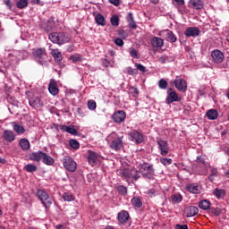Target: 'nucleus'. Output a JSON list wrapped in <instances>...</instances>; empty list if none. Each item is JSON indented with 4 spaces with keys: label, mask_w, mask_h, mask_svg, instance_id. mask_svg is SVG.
I'll list each match as a JSON object with an SVG mask.
<instances>
[{
    "label": "nucleus",
    "mask_w": 229,
    "mask_h": 229,
    "mask_svg": "<svg viewBox=\"0 0 229 229\" xmlns=\"http://www.w3.org/2000/svg\"><path fill=\"white\" fill-rule=\"evenodd\" d=\"M48 38L53 44H58V46H64L71 42V35L66 32H52L48 35Z\"/></svg>",
    "instance_id": "nucleus-1"
},
{
    "label": "nucleus",
    "mask_w": 229,
    "mask_h": 229,
    "mask_svg": "<svg viewBox=\"0 0 229 229\" xmlns=\"http://www.w3.org/2000/svg\"><path fill=\"white\" fill-rule=\"evenodd\" d=\"M139 173L146 180H155V168L153 165H149L148 163L140 164Z\"/></svg>",
    "instance_id": "nucleus-2"
},
{
    "label": "nucleus",
    "mask_w": 229,
    "mask_h": 229,
    "mask_svg": "<svg viewBox=\"0 0 229 229\" xmlns=\"http://www.w3.org/2000/svg\"><path fill=\"white\" fill-rule=\"evenodd\" d=\"M119 175L125 180H131V182H137L140 178L139 170L135 168H123L119 172Z\"/></svg>",
    "instance_id": "nucleus-3"
},
{
    "label": "nucleus",
    "mask_w": 229,
    "mask_h": 229,
    "mask_svg": "<svg viewBox=\"0 0 229 229\" xmlns=\"http://www.w3.org/2000/svg\"><path fill=\"white\" fill-rule=\"evenodd\" d=\"M108 139L111 140L109 145L111 149H114V151H120V149H123V136H119L117 133L113 132L108 136Z\"/></svg>",
    "instance_id": "nucleus-4"
},
{
    "label": "nucleus",
    "mask_w": 229,
    "mask_h": 229,
    "mask_svg": "<svg viewBox=\"0 0 229 229\" xmlns=\"http://www.w3.org/2000/svg\"><path fill=\"white\" fill-rule=\"evenodd\" d=\"M32 55L35 61L39 64V65H44L46 64V56H47L46 48H37L36 50H33Z\"/></svg>",
    "instance_id": "nucleus-5"
},
{
    "label": "nucleus",
    "mask_w": 229,
    "mask_h": 229,
    "mask_svg": "<svg viewBox=\"0 0 229 229\" xmlns=\"http://www.w3.org/2000/svg\"><path fill=\"white\" fill-rule=\"evenodd\" d=\"M37 196L46 208H49V207L53 205V199H51L49 194H47V192H46L44 190H38L37 191Z\"/></svg>",
    "instance_id": "nucleus-6"
},
{
    "label": "nucleus",
    "mask_w": 229,
    "mask_h": 229,
    "mask_svg": "<svg viewBox=\"0 0 229 229\" xmlns=\"http://www.w3.org/2000/svg\"><path fill=\"white\" fill-rule=\"evenodd\" d=\"M63 164H64V169H66V171H70V173H74V171H76L78 167L76 161H74V159H72V157L69 156H65L64 157Z\"/></svg>",
    "instance_id": "nucleus-7"
},
{
    "label": "nucleus",
    "mask_w": 229,
    "mask_h": 229,
    "mask_svg": "<svg viewBox=\"0 0 229 229\" xmlns=\"http://www.w3.org/2000/svg\"><path fill=\"white\" fill-rule=\"evenodd\" d=\"M211 58L214 64H223L225 54L219 49H215L211 52Z\"/></svg>",
    "instance_id": "nucleus-8"
},
{
    "label": "nucleus",
    "mask_w": 229,
    "mask_h": 229,
    "mask_svg": "<svg viewBox=\"0 0 229 229\" xmlns=\"http://www.w3.org/2000/svg\"><path fill=\"white\" fill-rule=\"evenodd\" d=\"M174 86L177 90L180 92H186L187 90V81L182 79L181 77L177 76L174 81Z\"/></svg>",
    "instance_id": "nucleus-9"
},
{
    "label": "nucleus",
    "mask_w": 229,
    "mask_h": 229,
    "mask_svg": "<svg viewBox=\"0 0 229 229\" xmlns=\"http://www.w3.org/2000/svg\"><path fill=\"white\" fill-rule=\"evenodd\" d=\"M126 119V113L123 110H119L114 113L112 115V120L114 123H116L117 124H121V123H124Z\"/></svg>",
    "instance_id": "nucleus-10"
},
{
    "label": "nucleus",
    "mask_w": 229,
    "mask_h": 229,
    "mask_svg": "<svg viewBox=\"0 0 229 229\" xmlns=\"http://www.w3.org/2000/svg\"><path fill=\"white\" fill-rule=\"evenodd\" d=\"M39 26L41 30L47 31V33H49V31H53L55 30V20L50 18L47 21H42Z\"/></svg>",
    "instance_id": "nucleus-11"
},
{
    "label": "nucleus",
    "mask_w": 229,
    "mask_h": 229,
    "mask_svg": "<svg viewBox=\"0 0 229 229\" xmlns=\"http://www.w3.org/2000/svg\"><path fill=\"white\" fill-rule=\"evenodd\" d=\"M157 145L160 151V155H162V157H165L166 155L169 154V144L167 143L166 140H158Z\"/></svg>",
    "instance_id": "nucleus-12"
},
{
    "label": "nucleus",
    "mask_w": 229,
    "mask_h": 229,
    "mask_svg": "<svg viewBox=\"0 0 229 229\" xmlns=\"http://www.w3.org/2000/svg\"><path fill=\"white\" fill-rule=\"evenodd\" d=\"M176 101H180V98H178V94H176V91H173V89H167V97L165 103L166 105H171V103H174Z\"/></svg>",
    "instance_id": "nucleus-13"
},
{
    "label": "nucleus",
    "mask_w": 229,
    "mask_h": 229,
    "mask_svg": "<svg viewBox=\"0 0 229 229\" xmlns=\"http://www.w3.org/2000/svg\"><path fill=\"white\" fill-rule=\"evenodd\" d=\"M131 140L136 142V144H142L144 142V136L138 131H132L130 132Z\"/></svg>",
    "instance_id": "nucleus-14"
},
{
    "label": "nucleus",
    "mask_w": 229,
    "mask_h": 229,
    "mask_svg": "<svg viewBox=\"0 0 229 229\" xmlns=\"http://www.w3.org/2000/svg\"><path fill=\"white\" fill-rule=\"evenodd\" d=\"M162 34L164 35L165 40L171 42L172 44H174V42L178 40V38H176V34L173 30H165L162 31Z\"/></svg>",
    "instance_id": "nucleus-15"
},
{
    "label": "nucleus",
    "mask_w": 229,
    "mask_h": 229,
    "mask_svg": "<svg viewBox=\"0 0 229 229\" xmlns=\"http://www.w3.org/2000/svg\"><path fill=\"white\" fill-rule=\"evenodd\" d=\"M199 33H201V31L198 27H189L184 31L185 37L196 38V37H199Z\"/></svg>",
    "instance_id": "nucleus-16"
},
{
    "label": "nucleus",
    "mask_w": 229,
    "mask_h": 229,
    "mask_svg": "<svg viewBox=\"0 0 229 229\" xmlns=\"http://www.w3.org/2000/svg\"><path fill=\"white\" fill-rule=\"evenodd\" d=\"M186 191L191 194H201V186L198 183H189L186 185Z\"/></svg>",
    "instance_id": "nucleus-17"
},
{
    "label": "nucleus",
    "mask_w": 229,
    "mask_h": 229,
    "mask_svg": "<svg viewBox=\"0 0 229 229\" xmlns=\"http://www.w3.org/2000/svg\"><path fill=\"white\" fill-rule=\"evenodd\" d=\"M88 162L90 164V165H94L95 164H98L99 162V155L92 150L88 151Z\"/></svg>",
    "instance_id": "nucleus-18"
},
{
    "label": "nucleus",
    "mask_w": 229,
    "mask_h": 229,
    "mask_svg": "<svg viewBox=\"0 0 229 229\" xmlns=\"http://www.w3.org/2000/svg\"><path fill=\"white\" fill-rule=\"evenodd\" d=\"M189 6L193 10H203L205 3H203V0H190Z\"/></svg>",
    "instance_id": "nucleus-19"
},
{
    "label": "nucleus",
    "mask_w": 229,
    "mask_h": 229,
    "mask_svg": "<svg viewBox=\"0 0 229 229\" xmlns=\"http://www.w3.org/2000/svg\"><path fill=\"white\" fill-rule=\"evenodd\" d=\"M117 219L122 225H126L128 223V219H130V213L126 210H122L118 213Z\"/></svg>",
    "instance_id": "nucleus-20"
},
{
    "label": "nucleus",
    "mask_w": 229,
    "mask_h": 229,
    "mask_svg": "<svg viewBox=\"0 0 229 229\" xmlns=\"http://www.w3.org/2000/svg\"><path fill=\"white\" fill-rule=\"evenodd\" d=\"M60 130H62V131H66V133H70V135H78L76 125H60Z\"/></svg>",
    "instance_id": "nucleus-21"
},
{
    "label": "nucleus",
    "mask_w": 229,
    "mask_h": 229,
    "mask_svg": "<svg viewBox=\"0 0 229 229\" xmlns=\"http://www.w3.org/2000/svg\"><path fill=\"white\" fill-rule=\"evenodd\" d=\"M48 91L52 94V96H56L60 89H58V84H56V81L51 79L48 84Z\"/></svg>",
    "instance_id": "nucleus-22"
},
{
    "label": "nucleus",
    "mask_w": 229,
    "mask_h": 229,
    "mask_svg": "<svg viewBox=\"0 0 229 229\" xmlns=\"http://www.w3.org/2000/svg\"><path fill=\"white\" fill-rule=\"evenodd\" d=\"M29 103L33 108H40V106H44V103L38 97H33L29 100Z\"/></svg>",
    "instance_id": "nucleus-23"
},
{
    "label": "nucleus",
    "mask_w": 229,
    "mask_h": 229,
    "mask_svg": "<svg viewBox=\"0 0 229 229\" xmlns=\"http://www.w3.org/2000/svg\"><path fill=\"white\" fill-rule=\"evenodd\" d=\"M199 212V209L196 206H190L185 209L186 217H194Z\"/></svg>",
    "instance_id": "nucleus-24"
},
{
    "label": "nucleus",
    "mask_w": 229,
    "mask_h": 229,
    "mask_svg": "<svg viewBox=\"0 0 229 229\" xmlns=\"http://www.w3.org/2000/svg\"><path fill=\"white\" fill-rule=\"evenodd\" d=\"M12 124L13 131H15L17 135H22V133H26V129L24 128V126L19 124V123L13 122Z\"/></svg>",
    "instance_id": "nucleus-25"
},
{
    "label": "nucleus",
    "mask_w": 229,
    "mask_h": 229,
    "mask_svg": "<svg viewBox=\"0 0 229 229\" xmlns=\"http://www.w3.org/2000/svg\"><path fill=\"white\" fill-rule=\"evenodd\" d=\"M4 139L6 142H13L15 140V133L13 131L5 130L4 131Z\"/></svg>",
    "instance_id": "nucleus-26"
},
{
    "label": "nucleus",
    "mask_w": 229,
    "mask_h": 229,
    "mask_svg": "<svg viewBox=\"0 0 229 229\" xmlns=\"http://www.w3.org/2000/svg\"><path fill=\"white\" fill-rule=\"evenodd\" d=\"M44 157V152L38 151V152H32L30 155V159L33 160L34 162H40Z\"/></svg>",
    "instance_id": "nucleus-27"
},
{
    "label": "nucleus",
    "mask_w": 229,
    "mask_h": 229,
    "mask_svg": "<svg viewBox=\"0 0 229 229\" xmlns=\"http://www.w3.org/2000/svg\"><path fill=\"white\" fill-rule=\"evenodd\" d=\"M150 42L152 47H162L164 46V39L162 38L154 37Z\"/></svg>",
    "instance_id": "nucleus-28"
},
{
    "label": "nucleus",
    "mask_w": 229,
    "mask_h": 229,
    "mask_svg": "<svg viewBox=\"0 0 229 229\" xmlns=\"http://www.w3.org/2000/svg\"><path fill=\"white\" fill-rule=\"evenodd\" d=\"M19 145L22 149V151H28L30 148H31V144L30 143V140H28L25 138L20 140Z\"/></svg>",
    "instance_id": "nucleus-29"
},
{
    "label": "nucleus",
    "mask_w": 229,
    "mask_h": 229,
    "mask_svg": "<svg viewBox=\"0 0 229 229\" xmlns=\"http://www.w3.org/2000/svg\"><path fill=\"white\" fill-rule=\"evenodd\" d=\"M127 22H128L129 28L131 30H137V23L135 22V20L133 19V13H128Z\"/></svg>",
    "instance_id": "nucleus-30"
},
{
    "label": "nucleus",
    "mask_w": 229,
    "mask_h": 229,
    "mask_svg": "<svg viewBox=\"0 0 229 229\" xmlns=\"http://www.w3.org/2000/svg\"><path fill=\"white\" fill-rule=\"evenodd\" d=\"M206 115H207L208 119H209L210 121H216V119H217V116L219 115V114L217 113V110H216V109H209L206 113Z\"/></svg>",
    "instance_id": "nucleus-31"
},
{
    "label": "nucleus",
    "mask_w": 229,
    "mask_h": 229,
    "mask_svg": "<svg viewBox=\"0 0 229 229\" xmlns=\"http://www.w3.org/2000/svg\"><path fill=\"white\" fill-rule=\"evenodd\" d=\"M95 21L98 26H106V20L101 13L97 14Z\"/></svg>",
    "instance_id": "nucleus-32"
},
{
    "label": "nucleus",
    "mask_w": 229,
    "mask_h": 229,
    "mask_svg": "<svg viewBox=\"0 0 229 229\" xmlns=\"http://www.w3.org/2000/svg\"><path fill=\"white\" fill-rule=\"evenodd\" d=\"M213 194L216 196V198H217V199H221L222 198H225L226 191L223 189L216 188Z\"/></svg>",
    "instance_id": "nucleus-33"
},
{
    "label": "nucleus",
    "mask_w": 229,
    "mask_h": 229,
    "mask_svg": "<svg viewBox=\"0 0 229 229\" xmlns=\"http://www.w3.org/2000/svg\"><path fill=\"white\" fill-rule=\"evenodd\" d=\"M199 208L201 210H209L210 209V201L207 199H202L199 202Z\"/></svg>",
    "instance_id": "nucleus-34"
},
{
    "label": "nucleus",
    "mask_w": 229,
    "mask_h": 229,
    "mask_svg": "<svg viewBox=\"0 0 229 229\" xmlns=\"http://www.w3.org/2000/svg\"><path fill=\"white\" fill-rule=\"evenodd\" d=\"M42 159H43V163H45L46 165H53V164H55V159L51 157V156L46 154L45 152Z\"/></svg>",
    "instance_id": "nucleus-35"
},
{
    "label": "nucleus",
    "mask_w": 229,
    "mask_h": 229,
    "mask_svg": "<svg viewBox=\"0 0 229 229\" xmlns=\"http://www.w3.org/2000/svg\"><path fill=\"white\" fill-rule=\"evenodd\" d=\"M131 203L133 207H136V208H142V200L139 197L132 198Z\"/></svg>",
    "instance_id": "nucleus-36"
},
{
    "label": "nucleus",
    "mask_w": 229,
    "mask_h": 229,
    "mask_svg": "<svg viewBox=\"0 0 229 229\" xmlns=\"http://www.w3.org/2000/svg\"><path fill=\"white\" fill-rule=\"evenodd\" d=\"M52 56L55 59V62H57V64H60L62 62V53L58 50L52 51Z\"/></svg>",
    "instance_id": "nucleus-37"
},
{
    "label": "nucleus",
    "mask_w": 229,
    "mask_h": 229,
    "mask_svg": "<svg viewBox=\"0 0 229 229\" xmlns=\"http://www.w3.org/2000/svg\"><path fill=\"white\" fill-rule=\"evenodd\" d=\"M28 4H29L28 0H19L16 3V6L17 8H19V10H24V8H28Z\"/></svg>",
    "instance_id": "nucleus-38"
},
{
    "label": "nucleus",
    "mask_w": 229,
    "mask_h": 229,
    "mask_svg": "<svg viewBox=\"0 0 229 229\" xmlns=\"http://www.w3.org/2000/svg\"><path fill=\"white\" fill-rule=\"evenodd\" d=\"M119 16L117 15H114L111 17L110 19V22L112 24V26H114V28H117V26H119Z\"/></svg>",
    "instance_id": "nucleus-39"
},
{
    "label": "nucleus",
    "mask_w": 229,
    "mask_h": 229,
    "mask_svg": "<svg viewBox=\"0 0 229 229\" xmlns=\"http://www.w3.org/2000/svg\"><path fill=\"white\" fill-rule=\"evenodd\" d=\"M26 172L27 173H35V171H37L38 167L37 165H33V164H28L25 166Z\"/></svg>",
    "instance_id": "nucleus-40"
},
{
    "label": "nucleus",
    "mask_w": 229,
    "mask_h": 229,
    "mask_svg": "<svg viewBox=\"0 0 229 229\" xmlns=\"http://www.w3.org/2000/svg\"><path fill=\"white\" fill-rule=\"evenodd\" d=\"M182 199H183V197H182V194H180V193H176L172 196V201L174 203H180V202H182Z\"/></svg>",
    "instance_id": "nucleus-41"
},
{
    "label": "nucleus",
    "mask_w": 229,
    "mask_h": 229,
    "mask_svg": "<svg viewBox=\"0 0 229 229\" xmlns=\"http://www.w3.org/2000/svg\"><path fill=\"white\" fill-rule=\"evenodd\" d=\"M69 145L72 148V149H80V142L76 140H70Z\"/></svg>",
    "instance_id": "nucleus-42"
},
{
    "label": "nucleus",
    "mask_w": 229,
    "mask_h": 229,
    "mask_svg": "<svg viewBox=\"0 0 229 229\" xmlns=\"http://www.w3.org/2000/svg\"><path fill=\"white\" fill-rule=\"evenodd\" d=\"M217 168H212L211 169V174H209L208 176V180L209 182H214V178H216L217 176Z\"/></svg>",
    "instance_id": "nucleus-43"
},
{
    "label": "nucleus",
    "mask_w": 229,
    "mask_h": 229,
    "mask_svg": "<svg viewBox=\"0 0 229 229\" xmlns=\"http://www.w3.org/2000/svg\"><path fill=\"white\" fill-rule=\"evenodd\" d=\"M196 162L197 164H203L205 167H208V165H210V164L205 162V158H203L201 156L197 157Z\"/></svg>",
    "instance_id": "nucleus-44"
},
{
    "label": "nucleus",
    "mask_w": 229,
    "mask_h": 229,
    "mask_svg": "<svg viewBox=\"0 0 229 229\" xmlns=\"http://www.w3.org/2000/svg\"><path fill=\"white\" fill-rule=\"evenodd\" d=\"M160 162L161 164H163V165H171V164H173V159L167 157H161Z\"/></svg>",
    "instance_id": "nucleus-45"
},
{
    "label": "nucleus",
    "mask_w": 229,
    "mask_h": 229,
    "mask_svg": "<svg viewBox=\"0 0 229 229\" xmlns=\"http://www.w3.org/2000/svg\"><path fill=\"white\" fill-rule=\"evenodd\" d=\"M63 199L64 201H74V196L67 192L64 193Z\"/></svg>",
    "instance_id": "nucleus-46"
},
{
    "label": "nucleus",
    "mask_w": 229,
    "mask_h": 229,
    "mask_svg": "<svg viewBox=\"0 0 229 229\" xmlns=\"http://www.w3.org/2000/svg\"><path fill=\"white\" fill-rule=\"evenodd\" d=\"M159 89H162L163 90H165L167 89V81L165 79H161L158 82Z\"/></svg>",
    "instance_id": "nucleus-47"
},
{
    "label": "nucleus",
    "mask_w": 229,
    "mask_h": 229,
    "mask_svg": "<svg viewBox=\"0 0 229 229\" xmlns=\"http://www.w3.org/2000/svg\"><path fill=\"white\" fill-rule=\"evenodd\" d=\"M102 65L103 67H114V62L108 61V59H103Z\"/></svg>",
    "instance_id": "nucleus-48"
},
{
    "label": "nucleus",
    "mask_w": 229,
    "mask_h": 229,
    "mask_svg": "<svg viewBox=\"0 0 229 229\" xmlns=\"http://www.w3.org/2000/svg\"><path fill=\"white\" fill-rule=\"evenodd\" d=\"M118 192L123 196H126V194H128V189L126 188V186H119Z\"/></svg>",
    "instance_id": "nucleus-49"
},
{
    "label": "nucleus",
    "mask_w": 229,
    "mask_h": 229,
    "mask_svg": "<svg viewBox=\"0 0 229 229\" xmlns=\"http://www.w3.org/2000/svg\"><path fill=\"white\" fill-rule=\"evenodd\" d=\"M96 106H97L96 101H94V100L88 101V108H89V110H96Z\"/></svg>",
    "instance_id": "nucleus-50"
},
{
    "label": "nucleus",
    "mask_w": 229,
    "mask_h": 229,
    "mask_svg": "<svg viewBox=\"0 0 229 229\" xmlns=\"http://www.w3.org/2000/svg\"><path fill=\"white\" fill-rule=\"evenodd\" d=\"M71 60L72 62L75 63V62H81L83 59L81 58V55L77 54V55H72Z\"/></svg>",
    "instance_id": "nucleus-51"
},
{
    "label": "nucleus",
    "mask_w": 229,
    "mask_h": 229,
    "mask_svg": "<svg viewBox=\"0 0 229 229\" xmlns=\"http://www.w3.org/2000/svg\"><path fill=\"white\" fill-rule=\"evenodd\" d=\"M222 212H223V210H221V208H216L211 211V214H213V216H216V217H217V216H221Z\"/></svg>",
    "instance_id": "nucleus-52"
},
{
    "label": "nucleus",
    "mask_w": 229,
    "mask_h": 229,
    "mask_svg": "<svg viewBox=\"0 0 229 229\" xmlns=\"http://www.w3.org/2000/svg\"><path fill=\"white\" fill-rule=\"evenodd\" d=\"M159 64H167L169 62V57L167 55H164L158 58Z\"/></svg>",
    "instance_id": "nucleus-53"
},
{
    "label": "nucleus",
    "mask_w": 229,
    "mask_h": 229,
    "mask_svg": "<svg viewBox=\"0 0 229 229\" xmlns=\"http://www.w3.org/2000/svg\"><path fill=\"white\" fill-rule=\"evenodd\" d=\"M136 69L140 72H146V67L140 64H135Z\"/></svg>",
    "instance_id": "nucleus-54"
},
{
    "label": "nucleus",
    "mask_w": 229,
    "mask_h": 229,
    "mask_svg": "<svg viewBox=\"0 0 229 229\" xmlns=\"http://www.w3.org/2000/svg\"><path fill=\"white\" fill-rule=\"evenodd\" d=\"M114 44L119 46V47H123V46H124V41H123L122 38H117L114 39Z\"/></svg>",
    "instance_id": "nucleus-55"
},
{
    "label": "nucleus",
    "mask_w": 229,
    "mask_h": 229,
    "mask_svg": "<svg viewBox=\"0 0 229 229\" xmlns=\"http://www.w3.org/2000/svg\"><path fill=\"white\" fill-rule=\"evenodd\" d=\"M127 73L130 74L131 76H135V74H137V69H133L131 67H129L127 69Z\"/></svg>",
    "instance_id": "nucleus-56"
},
{
    "label": "nucleus",
    "mask_w": 229,
    "mask_h": 229,
    "mask_svg": "<svg viewBox=\"0 0 229 229\" xmlns=\"http://www.w3.org/2000/svg\"><path fill=\"white\" fill-rule=\"evenodd\" d=\"M130 55L132 58H139V52L136 49L131 50Z\"/></svg>",
    "instance_id": "nucleus-57"
},
{
    "label": "nucleus",
    "mask_w": 229,
    "mask_h": 229,
    "mask_svg": "<svg viewBox=\"0 0 229 229\" xmlns=\"http://www.w3.org/2000/svg\"><path fill=\"white\" fill-rule=\"evenodd\" d=\"M175 229H189V226L187 225H180V224H177L175 225Z\"/></svg>",
    "instance_id": "nucleus-58"
},
{
    "label": "nucleus",
    "mask_w": 229,
    "mask_h": 229,
    "mask_svg": "<svg viewBox=\"0 0 229 229\" xmlns=\"http://www.w3.org/2000/svg\"><path fill=\"white\" fill-rule=\"evenodd\" d=\"M177 6H183V4H185V0H174Z\"/></svg>",
    "instance_id": "nucleus-59"
},
{
    "label": "nucleus",
    "mask_w": 229,
    "mask_h": 229,
    "mask_svg": "<svg viewBox=\"0 0 229 229\" xmlns=\"http://www.w3.org/2000/svg\"><path fill=\"white\" fill-rule=\"evenodd\" d=\"M109 3H111V4H114V6H119L121 2L119 0H109Z\"/></svg>",
    "instance_id": "nucleus-60"
},
{
    "label": "nucleus",
    "mask_w": 229,
    "mask_h": 229,
    "mask_svg": "<svg viewBox=\"0 0 229 229\" xmlns=\"http://www.w3.org/2000/svg\"><path fill=\"white\" fill-rule=\"evenodd\" d=\"M66 51L68 53H72V51H74V45L68 46V47L66 48Z\"/></svg>",
    "instance_id": "nucleus-61"
},
{
    "label": "nucleus",
    "mask_w": 229,
    "mask_h": 229,
    "mask_svg": "<svg viewBox=\"0 0 229 229\" xmlns=\"http://www.w3.org/2000/svg\"><path fill=\"white\" fill-rule=\"evenodd\" d=\"M118 35H119L120 37H123V38H125V37H126V31H124L123 30H121L118 31Z\"/></svg>",
    "instance_id": "nucleus-62"
},
{
    "label": "nucleus",
    "mask_w": 229,
    "mask_h": 229,
    "mask_svg": "<svg viewBox=\"0 0 229 229\" xmlns=\"http://www.w3.org/2000/svg\"><path fill=\"white\" fill-rule=\"evenodd\" d=\"M5 4L9 8V10H12V0H6Z\"/></svg>",
    "instance_id": "nucleus-63"
},
{
    "label": "nucleus",
    "mask_w": 229,
    "mask_h": 229,
    "mask_svg": "<svg viewBox=\"0 0 229 229\" xmlns=\"http://www.w3.org/2000/svg\"><path fill=\"white\" fill-rule=\"evenodd\" d=\"M55 228H56V229H65V228L64 227V225H57Z\"/></svg>",
    "instance_id": "nucleus-64"
}]
</instances>
